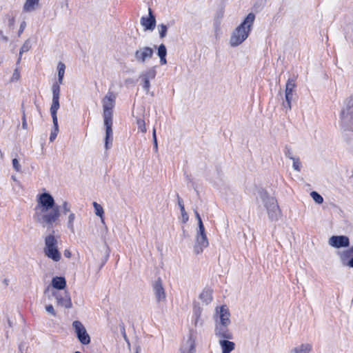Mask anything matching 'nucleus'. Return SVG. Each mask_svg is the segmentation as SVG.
Instances as JSON below:
<instances>
[{
  "instance_id": "nucleus-1",
  "label": "nucleus",
  "mask_w": 353,
  "mask_h": 353,
  "mask_svg": "<svg viewBox=\"0 0 353 353\" xmlns=\"http://www.w3.org/2000/svg\"><path fill=\"white\" fill-rule=\"evenodd\" d=\"M60 215L59 207L50 194L43 192L37 196L33 215L36 223L43 228H49L57 223Z\"/></svg>"
},
{
  "instance_id": "nucleus-2",
  "label": "nucleus",
  "mask_w": 353,
  "mask_h": 353,
  "mask_svg": "<svg viewBox=\"0 0 353 353\" xmlns=\"http://www.w3.org/2000/svg\"><path fill=\"white\" fill-rule=\"evenodd\" d=\"M116 96L113 92H108L102 100L103 122L105 127V148L108 150L112 143V109L115 105Z\"/></svg>"
},
{
  "instance_id": "nucleus-3",
  "label": "nucleus",
  "mask_w": 353,
  "mask_h": 353,
  "mask_svg": "<svg viewBox=\"0 0 353 353\" xmlns=\"http://www.w3.org/2000/svg\"><path fill=\"white\" fill-rule=\"evenodd\" d=\"M255 21V14L252 12L249 13L231 33L229 43L231 47H236L243 43L249 37L254 23Z\"/></svg>"
},
{
  "instance_id": "nucleus-4",
  "label": "nucleus",
  "mask_w": 353,
  "mask_h": 353,
  "mask_svg": "<svg viewBox=\"0 0 353 353\" xmlns=\"http://www.w3.org/2000/svg\"><path fill=\"white\" fill-rule=\"evenodd\" d=\"M256 200L258 202L262 203L271 221H276L279 219L281 211L274 197L272 196L265 190L259 189Z\"/></svg>"
},
{
  "instance_id": "nucleus-5",
  "label": "nucleus",
  "mask_w": 353,
  "mask_h": 353,
  "mask_svg": "<svg viewBox=\"0 0 353 353\" xmlns=\"http://www.w3.org/2000/svg\"><path fill=\"white\" fill-rule=\"evenodd\" d=\"M43 253L55 262L59 261L61 258V254L58 249V236H55L54 230L44 238Z\"/></svg>"
},
{
  "instance_id": "nucleus-6",
  "label": "nucleus",
  "mask_w": 353,
  "mask_h": 353,
  "mask_svg": "<svg viewBox=\"0 0 353 353\" xmlns=\"http://www.w3.org/2000/svg\"><path fill=\"white\" fill-rule=\"evenodd\" d=\"M341 125L346 130L353 131V98L349 97L344 102L340 115Z\"/></svg>"
},
{
  "instance_id": "nucleus-7",
  "label": "nucleus",
  "mask_w": 353,
  "mask_h": 353,
  "mask_svg": "<svg viewBox=\"0 0 353 353\" xmlns=\"http://www.w3.org/2000/svg\"><path fill=\"white\" fill-rule=\"evenodd\" d=\"M208 240L205 232L203 225H201V228H198L195 236V244L194 251L196 254H201L205 248L208 246Z\"/></svg>"
},
{
  "instance_id": "nucleus-8",
  "label": "nucleus",
  "mask_w": 353,
  "mask_h": 353,
  "mask_svg": "<svg viewBox=\"0 0 353 353\" xmlns=\"http://www.w3.org/2000/svg\"><path fill=\"white\" fill-rule=\"evenodd\" d=\"M72 329L79 341L82 345H88L90 343V336L84 325L79 321H74L72 323Z\"/></svg>"
},
{
  "instance_id": "nucleus-9",
  "label": "nucleus",
  "mask_w": 353,
  "mask_h": 353,
  "mask_svg": "<svg viewBox=\"0 0 353 353\" xmlns=\"http://www.w3.org/2000/svg\"><path fill=\"white\" fill-rule=\"evenodd\" d=\"M154 50L152 48L143 46L136 50L134 58L136 62L144 65L152 58Z\"/></svg>"
},
{
  "instance_id": "nucleus-10",
  "label": "nucleus",
  "mask_w": 353,
  "mask_h": 353,
  "mask_svg": "<svg viewBox=\"0 0 353 353\" xmlns=\"http://www.w3.org/2000/svg\"><path fill=\"white\" fill-rule=\"evenodd\" d=\"M215 324L230 325V313L226 305H222L216 308L214 316Z\"/></svg>"
},
{
  "instance_id": "nucleus-11",
  "label": "nucleus",
  "mask_w": 353,
  "mask_h": 353,
  "mask_svg": "<svg viewBox=\"0 0 353 353\" xmlns=\"http://www.w3.org/2000/svg\"><path fill=\"white\" fill-rule=\"evenodd\" d=\"M52 103L50 107V114L52 121L57 120V113L59 108V96H60V87L58 84H53L52 88Z\"/></svg>"
},
{
  "instance_id": "nucleus-12",
  "label": "nucleus",
  "mask_w": 353,
  "mask_h": 353,
  "mask_svg": "<svg viewBox=\"0 0 353 353\" xmlns=\"http://www.w3.org/2000/svg\"><path fill=\"white\" fill-rule=\"evenodd\" d=\"M341 264L353 268V245L338 252Z\"/></svg>"
},
{
  "instance_id": "nucleus-13",
  "label": "nucleus",
  "mask_w": 353,
  "mask_h": 353,
  "mask_svg": "<svg viewBox=\"0 0 353 353\" xmlns=\"http://www.w3.org/2000/svg\"><path fill=\"white\" fill-rule=\"evenodd\" d=\"M328 244L335 248H347L350 245L349 238L346 236H332L328 240Z\"/></svg>"
},
{
  "instance_id": "nucleus-14",
  "label": "nucleus",
  "mask_w": 353,
  "mask_h": 353,
  "mask_svg": "<svg viewBox=\"0 0 353 353\" xmlns=\"http://www.w3.org/2000/svg\"><path fill=\"white\" fill-rule=\"evenodd\" d=\"M156 70L154 68H150L140 74V78L143 81V88L148 93L150 90V79H154Z\"/></svg>"
},
{
  "instance_id": "nucleus-15",
  "label": "nucleus",
  "mask_w": 353,
  "mask_h": 353,
  "mask_svg": "<svg viewBox=\"0 0 353 353\" xmlns=\"http://www.w3.org/2000/svg\"><path fill=\"white\" fill-rule=\"evenodd\" d=\"M52 295L55 297L58 305L65 308H70L72 307L71 299L68 293H60L57 291H53Z\"/></svg>"
},
{
  "instance_id": "nucleus-16",
  "label": "nucleus",
  "mask_w": 353,
  "mask_h": 353,
  "mask_svg": "<svg viewBox=\"0 0 353 353\" xmlns=\"http://www.w3.org/2000/svg\"><path fill=\"white\" fill-rule=\"evenodd\" d=\"M153 290L157 302L160 303L165 301L166 294L160 279H158L154 283Z\"/></svg>"
},
{
  "instance_id": "nucleus-17",
  "label": "nucleus",
  "mask_w": 353,
  "mask_h": 353,
  "mask_svg": "<svg viewBox=\"0 0 353 353\" xmlns=\"http://www.w3.org/2000/svg\"><path fill=\"white\" fill-rule=\"evenodd\" d=\"M230 325L215 324V334L223 339H232V334L229 330Z\"/></svg>"
},
{
  "instance_id": "nucleus-18",
  "label": "nucleus",
  "mask_w": 353,
  "mask_h": 353,
  "mask_svg": "<svg viewBox=\"0 0 353 353\" xmlns=\"http://www.w3.org/2000/svg\"><path fill=\"white\" fill-rule=\"evenodd\" d=\"M141 24L144 27L145 30H153L156 25V19L152 14L151 9H149L148 15L142 17L141 19Z\"/></svg>"
},
{
  "instance_id": "nucleus-19",
  "label": "nucleus",
  "mask_w": 353,
  "mask_h": 353,
  "mask_svg": "<svg viewBox=\"0 0 353 353\" xmlns=\"http://www.w3.org/2000/svg\"><path fill=\"white\" fill-rule=\"evenodd\" d=\"M295 88V83L293 79H288L285 85V100L288 102V109H291V102L293 97V91Z\"/></svg>"
},
{
  "instance_id": "nucleus-20",
  "label": "nucleus",
  "mask_w": 353,
  "mask_h": 353,
  "mask_svg": "<svg viewBox=\"0 0 353 353\" xmlns=\"http://www.w3.org/2000/svg\"><path fill=\"white\" fill-rule=\"evenodd\" d=\"M213 290L210 288H205L199 294L200 300L205 304L208 305L212 300Z\"/></svg>"
},
{
  "instance_id": "nucleus-21",
  "label": "nucleus",
  "mask_w": 353,
  "mask_h": 353,
  "mask_svg": "<svg viewBox=\"0 0 353 353\" xmlns=\"http://www.w3.org/2000/svg\"><path fill=\"white\" fill-rule=\"evenodd\" d=\"M312 346L310 343H301L290 350V353H310Z\"/></svg>"
},
{
  "instance_id": "nucleus-22",
  "label": "nucleus",
  "mask_w": 353,
  "mask_h": 353,
  "mask_svg": "<svg viewBox=\"0 0 353 353\" xmlns=\"http://www.w3.org/2000/svg\"><path fill=\"white\" fill-rule=\"evenodd\" d=\"M219 345L222 350L221 353H230L235 348L234 343L226 339H220Z\"/></svg>"
},
{
  "instance_id": "nucleus-23",
  "label": "nucleus",
  "mask_w": 353,
  "mask_h": 353,
  "mask_svg": "<svg viewBox=\"0 0 353 353\" xmlns=\"http://www.w3.org/2000/svg\"><path fill=\"white\" fill-rule=\"evenodd\" d=\"M194 340L190 336L181 347V353H195Z\"/></svg>"
},
{
  "instance_id": "nucleus-24",
  "label": "nucleus",
  "mask_w": 353,
  "mask_h": 353,
  "mask_svg": "<svg viewBox=\"0 0 353 353\" xmlns=\"http://www.w3.org/2000/svg\"><path fill=\"white\" fill-rule=\"evenodd\" d=\"M52 285L53 288L57 290H63L65 288L66 281L63 277L56 276L52 280Z\"/></svg>"
},
{
  "instance_id": "nucleus-25",
  "label": "nucleus",
  "mask_w": 353,
  "mask_h": 353,
  "mask_svg": "<svg viewBox=\"0 0 353 353\" xmlns=\"http://www.w3.org/2000/svg\"><path fill=\"white\" fill-rule=\"evenodd\" d=\"M40 0H26L23 5V10L26 12H30L37 8Z\"/></svg>"
},
{
  "instance_id": "nucleus-26",
  "label": "nucleus",
  "mask_w": 353,
  "mask_h": 353,
  "mask_svg": "<svg viewBox=\"0 0 353 353\" xmlns=\"http://www.w3.org/2000/svg\"><path fill=\"white\" fill-rule=\"evenodd\" d=\"M157 54L160 59V63L161 65L167 63L166 54L167 49L164 44H161L158 48Z\"/></svg>"
},
{
  "instance_id": "nucleus-27",
  "label": "nucleus",
  "mask_w": 353,
  "mask_h": 353,
  "mask_svg": "<svg viewBox=\"0 0 353 353\" xmlns=\"http://www.w3.org/2000/svg\"><path fill=\"white\" fill-rule=\"evenodd\" d=\"M76 219V215L73 212H70L68 216L67 219V228L70 230V231L74 234L75 230H74V221Z\"/></svg>"
},
{
  "instance_id": "nucleus-28",
  "label": "nucleus",
  "mask_w": 353,
  "mask_h": 353,
  "mask_svg": "<svg viewBox=\"0 0 353 353\" xmlns=\"http://www.w3.org/2000/svg\"><path fill=\"white\" fill-rule=\"evenodd\" d=\"M65 65L63 62H59L57 65L58 70V85L62 84L65 74Z\"/></svg>"
},
{
  "instance_id": "nucleus-29",
  "label": "nucleus",
  "mask_w": 353,
  "mask_h": 353,
  "mask_svg": "<svg viewBox=\"0 0 353 353\" xmlns=\"http://www.w3.org/2000/svg\"><path fill=\"white\" fill-rule=\"evenodd\" d=\"M92 205L94 208L95 214L97 216H99L101 219V222L103 223L104 222V219H103L104 210H103V207L100 204L97 203V202H93Z\"/></svg>"
},
{
  "instance_id": "nucleus-30",
  "label": "nucleus",
  "mask_w": 353,
  "mask_h": 353,
  "mask_svg": "<svg viewBox=\"0 0 353 353\" xmlns=\"http://www.w3.org/2000/svg\"><path fill=\"white\" fill-rule=\"evenodd\" d=\"M53 123V129L51 131L50 136V141L52 142L56 139L58 132H59V125H58V120L52 121Z\"/></svg>"
},
{
  "instance_id": "nucleus-31",
  "label": "nucleus",
  "mask_w": 353,
  "mask_h": 353,
  "mask_svg": "<svg viewBox=\"0 0 353 353\" xmlns=\"http://www.w3.org/2000/svg\"><path fill=\"white\" fill-rule=\"evenodd\" d=\"M136 124L138 128V130L142 133L146 132L145 122L143 119L141 117L136 118Z\"/></svg>"
},
{
  "instance_id": "nucleus-32",
  "label": "nucleus",
  "mask_w": 353,
  "mask_h": 353,
  "mask_svg": "<svg viewBox=\"0 0 353 353\" xmlns=\"http://www.w3.org/2000/svg\"><path fill=\"white\" fill-rule=\"evenodd\" d=\"M178 204L181 210L182 221L183 223H186L188 221V215L185 210L184 205L180 198L178 199Z\"/></svg>"
},
{
  "instance_id": "nucleus-33",
  "label": "nucleus",
  "mask_w": 353,
  "mask_h": 353,
  "mask_svg": "<svg viewBox=\"0 0 353 353\" xmlns=\"http://www.w3.org/2000/svg\"><path fill=\"white\" fill-rule=\"evenodd\" d=\"M288 157V158L290 159H291L292 161V167H293V168L296 171L300 172L301 167V163L300 162L299 159L296 158V157H292V155H290V154Z\"/></svg>"
},
{
  "instance_id": "nucleus-34",
  "label": "nucleus",
  "mask_w": 353,
  "mask_h": 353,
  "mask_svg": "<svg viewBox=\"0 0 353 353\" xmlns=\"http://www.w3.org/2000/svg\"><path fill=\"white\" fill-rule=\"evenodd\" d=\"M311 197L318 204H321L323 202V197L316 192L313 191L310 193Z\"/></svg>"
},
{
  "instance_id": "nucleus-35",
  "label": "nucleus",
  "mask_w": 353,
  "mask_h": 353,
  "mask_svg": "<svg viewBox=\"0 0 353 353\" xmlns=\"http://www.w3.org/2000/svg\"><path fill=\"white\" fill-rule=\"evenodd\" d=\"M158 30L160 38H164L167 34L168 28L165 24H159L158 26Z\"/></svg>"
},
{
  "instance_id": "nucleus-36",
  "label": "nucleus",
  "mask_w": 353,
  "mask_h": 353,
  "mask_svg": "<svg viewBox=\"0 0 353 353\" xmlns=\"http://www.w3.org/2000/svg\"><path fill=\"white\" fill-rule=\"evenodd\" d=\"M12 166L17 172H21V165H20L18 159H12Z\"/></svg>"
},
{
  "instance_id": "nucleus-37",
  "label": "nucleus",
  "mask_w": 353,
  "mask_h": 353,
  "mask_svg": "<svg viewBox=\"0 0 353 353\" xmlns=\"http://www.w3.org/2000/svg\"><path fill=\"white\" fill-rule=\"evenodd\" d=\"M30 46L29 42L28 41L25 42L20 50V54L28 52L30 50Z\"/></svg>"
},
{
  "instance_id": "nucleus-38",
  "label": "nucleus",
  "mask_w": 353,
  "mask_h": 353,
  "mask_svg": "<svg viewBox=\"0 0 353 353\" xmlns=\"http://www.w3.org/2000/svg\"><path fill=\"white\" fill-rule=\"evenodd\" d=\"M46 310L48 313L52 314L53 316H56L55 310L52 305H46Z\"/></svg>"
},
{
  "instance_id": "nucleus-39",
  "label": "nucleus",
  "mask_w": 353,
  "mask_h": 353,
  "mask_svg": "<svg viewBox=\"0 0 353 353\" xmlns=\"http://www.w3.org/2000/svg\"><path fill=\"white\" fill-rule=\"evenodd\" d=\"M20 78V74L17 70H15L12 74V76L11 77L12 81H18Z\"/></svg>"
},
{
  "instance_id": "nucleus-40",
  "label": "nucleus",
  "mask_w": 353,
  "mask_h": 353,
  "mask_svg": "<svg viewBox=\"0 0 353 353\" xmlns=\"http://www.w3.org/2000/svg\"><path fill=\"white\" fill-rule=\"evenodd\" d=\"M195 216L198 221V228H201V225H203L201 218L197 211H195Z\"/></svg>"
},
{
  "instance_id": "nucleus-41",
  "label": "nucleus",
  "mask_w": 353,
  "mask_h": 353,
  "mask_svg": "<svg viewBox=\"0 0 353 353\" xmlns=\"http://www.w3.org/2000/svg\"><path fill=\"white\" fill-rule=\"evenodd\" d=\"M194 314H195V316H196L194 324H195V325H197V324L199 323V319L201 316V310H196Z\"/></svg>"
},
{
  "instance_id": "nucleus-42",
  "label": "nucleus",
  "mask_w": 353,
  "mask_h": 353,
  "mask_svg": "<svg viewBox=\"0 0 353 353\" xmlns=\"http://www.w3.org/2000/svg\"><path fill=\"white\" fill-rule=\"evenodd\" d=\"M22 128L26 130L28 129V124L26 122L25 113H23V117H22Z\"/></svg>"
},
{
  "instance_id": "nucleus-43",
  "label": "nucleus",
  "mask_w": 353,
  "mask_h": 353,
  "mask_svg": "<svg viewBox=\"0 0 353 353\" xmlns=\"http://www.w3.org/2000/svg\"><path fill=\"white\" fill-rule=\"evenodd\" d=\"M63 208L65 213L70 211V205L66 201L63 203Z\"/></svg>"
},
{
  "instance_id": "nucleus-44",
  "label": "nucleus",
  "mask_w": 353,
  "mask_h": 353,
  "mask_svg": "<svg viewBox=\"0 0 353 353\" xmlns=\"http://www.w3.org/2000/svg\"><path fill=\"white\" fill-rule=\"evenodd\" d=\"M71 252L69 250H65L64 251V256L66 257V258H70L71 257Z\"/></svg>"
},
{
  "instance_id": "nucleus-45",
  "label": "nucleus",
  "mask_w": 353,
  "mask_h": 353,
  "mask_svg": "<svg viewBox=\"0 0 353 353\" xmlns=\"http://www.w3.org/2000/svg\"><path fill=\"white\" fill-rule=\"evenodd\" d=\"M3 283L6 286H8V285H9V283H10V279H7V278L4 279L3 280Z\"/></svg>"
},
{
  "instance_id": "nucleus-46",
  "label": "nucleus",
  "mask_w": 353,
  "mask_h": 353,
  "mask_svg": "<svg viewBox=\"0 0 353 353\" xmlns=\"http://www.w3.org/2000/svg\"><path fill=\"white\" fill-rule=\"evenodd\" d=\"M152 139L153 140H157V135H156V129L154 128L152 131Z\"/></svg>"
},
{
  "instance_id": "nucleus-47",
  "label": "nucleus",
  "mask_w": 353,
  "mask_h": 353,
  "mask_svg": "<svg viewBox=\"0 0 353 353\" xmlns=\"http://www.w3.org/2000/svg\"><path fill=\"white\" fill-rule=\"evenodd\" d=\"M154 148L157 150L158 148L157 140H153Z\"/></svg>"
},
{
  "instance_id": "nucleus-48",
  "label": "nucleus",
  "mask_w": 353,
  "mask_h": 353,
  "mask_svg": "<svg viewBox=\"0 0 353 353\" xmlns=\"http://www.w3.org/2000/svg\"><path fill=\"white\" fill-rule=\"evenodd\" d=\"M283 105L284 108H286L287 110H288V102H286V101L283 103Z\"/></svg>"
},
{
  "instance_id": "nucleus-49",
  "label": "nucleus",
  "mask_w": 353,
  "mask_h": 353,
  "mask_svg": "<svg viewBox=\"0 0 353 353\" xmlns=\"http://www.w3.org/2000/svg\"><path fill=\"white\" fill-rule=\"evenodd\" d=\"M12 180H14V181H16V180H17V179H16V177H15L14 176H12Z\"/></svg>"
},
{
  "instance_id": "nucleus-50",
  "label": "nucleus",
  "mask_w": 353,
  "mask_h": 353,
  "mask_svg": "<svg viewBox=\"0 0 353 353\" xmlns=\"http://www.w3.org/2000/svg\"><path fill=\"white\" fill-rule=\"evenodd\" d=\"M105 261H106V260H105V261L102 263V264H101V266H100V268L103 266V264H105Z\"/></svg>"
},
{
  "instance_id": "nucleus-51",
  "label": "nucleus",
  "mask_w": 353,
  "mask_h": 353,
  "mask_svg": "<svg viewBox=\"0 0 353 353\" xmlns=\"http://www.w3.org/2000/svg\"><path fill=\"white\" fill-rule=\"evenodd\" d=\"M74 353H81V352H79V351H77V352H75Z\"/></svg>"
}]
</instances>
